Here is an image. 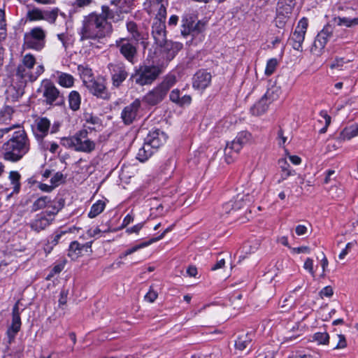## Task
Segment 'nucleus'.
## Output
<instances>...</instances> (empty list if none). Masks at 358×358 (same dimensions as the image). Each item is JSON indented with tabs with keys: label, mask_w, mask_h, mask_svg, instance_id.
<instances>
[{
	"label": "nucleus",
	"mask_w": 358,
	"mask_h": 358,
	"mask_svg": "<svg viewBox=\"0 0 358 358\" xmlns=\"http://www.w3.org/2000/svg\"><path fill=\"white\" fill-rule=\"evenodd\" d=\"M127 29L128 32L131 34V38L134 41L138 42L141 39V34L138 29L137 24L133 21L127 22Z\"/></svg>",
	"instance_id": "nucleus-44"
},
{
	"label": "nucleus",
	"mask_w": 358,
	"mask_h": 358,
	"mask_svg": "<svg viewBox=\"0 0 358 358\" xmlns=\"http://www.w3.org/2000/svg\"><path fill=\"white\" fill-rule=\"evenodd\" d=\"M167 93L158 85L143 96V101L150 106L160 103L166 97Z\"/></svg>",
	"instance_id": "nucleus-21"
},
{
	"label": "nucleus",
	"mask_w": 358,
	"mask_h": 358,
	"mask_svg": "<svg viewBox=\"0 0 358 358\" xmlns=\"http://www.w3.org/2000/svg\"><path fill=\"white\" fill-rule=\"evenodd\" d=\"M29 140L24 129L15 131L1 149L3 157L11 162L20 161L29 150Z\"/></svg>",
	"instance_id": "nucleus-2"
},
{
	"label": "nucleus",
	"mask_w": 358,
	"mask_h": 358,
	"mask_svg": "<svg viewBox=\"0 0 358 358\" xmlns=\"http://www.w3.org/2000/svg\"><path fill=\"white\" fill-rule=\"evenodd\" d=\"M61 144L66 148L85 153H91L96 148V143L89 138L87 129L80 130L72 136L62 138Z\"/></svg>",
	"instance_id": "nucleus-3"
},
{
	"label": "nucleus",
	"mask_w": 358,
	"mask_h": 358,
	"mask_svg": "<svg viewBox=\"0 0 358 358\" xmlns=\"http://www.w3.org/2000/svg\"><path fill=\"white\" fill-rule=\"evenodd\" d=\"M20 327L21 319L20 316L19 307L17 303H16L13 308L12 324L6 332L9 343H11L13 341L16 334L20 330Z\"/></svg>",
	"instance_id": "nucleus-18"
},
{
	"label": "nucleus",
	"mask_w": 358,
	"mask_h": 358,
	"mask_svg": "<svg viewBox=\"0 0 358 358\" xmlns=\"http://www.w3.org/2000/svg\"><path fill=\"white\" fill-rule=\"evenodd\" d=\"M255 358H275L273 351L260 352Z\"/></svg>",
	"instance_id": "nucleus-64"
},
{
	"label": "nucleus",
	"mask_w": 358,
	"mask_h": 358,
	"mask_svg": "<svg viewBox=\"0 0 358 358\" xmlns=\"http://www.w3.org/2000/svg\"><path fill=\"white\" fill-rule=\"evenodd\" d=\"M137 45L138 42L134 43L126 38H120L115 41V45L120 54L131 64H134V59L137 54Z\"/></svg>",
	"instance_id": "nucleus-9"
},
{
	"label": "nucleus",
	"mask_w": 358,
	"mask_h": 358,
	"mask_svg": "<svg viewBox=\"0 0 358 358\" xmlns=\"http://www.w3.org/2000/svg\"><path fill=\"white\" fill-rule=\"evenodd\" d=\"M205 27V23L201 21H198L196 23H194L193 21V35L197 34L203 31Z\"/></svg>",
	"instance_id": "nucleus-60"
},
{
	"label": "nucleus",
	"mask_w": 358,
	"mask_h": 358,
	"mask_svg": "<svg viewBox=\"0 0 358 358\" xmlns=\"http://www.w3.org/2000/svg\"><path fill=\"white\" fill-rule=\"evenodd\" d=\"M20 174L17 171H12L9 173V179L13 185V192L17 193L20 189Z\"/></svg>",
	"instance_id": "nucleus-43"
},
{
	"label": "nucleus",
	"mask_w": 358,
	"mask_h": 358,
	"mask_svg": "<svg viewBox=\"0 0 358 358\" xmlns=\"http://www.w3.org/2000/svg\"><path fill=\"white\" fill-rule=\"evenodd\" d=\"M152 35L155 43L162 47L166 43V31L165 22L159 20H154L152 26Z\"/></svg>",
	"instance_id": "nucleus-15"
},
{
	"label": "nucleus",
	"mask_w": 358,
	"mask_h": 358,
	"mask_svg": "<svg viewBox=\"0 0 358 358\" xmlns=\"http://www.w3.org/2000/svg\"><path fill=\"white\" fill-rule=\"evenodd\" d=\"M278 62L275 58H271L267 61L266 66L265 69V74L266 76L272 75L276 69Z\"/></svg>",
	"instance_id": "nucleus-50"
},
{
	"label": "nucleus",
	"mask_w": 358,
	"mask_h": 358,
	"mask_svg": "<svg viewBox=\"0 0 358 358\" xmlns=\"http://www.w3.org/2000/svg\"><path fill=\"white\" fill-rule=\"evenodd\" d=\"M43 64L36 66L34 70L27 69L22 65H18L16 70V76L24 83L34 82L44 72Z\"/></svg>",
	"instance_id": "nucleus-11"
},
{
	"label": "nucleus",
	"mask_w": 358,
	"mask_h": 358,
	"mask_svg": "<svg viewBox=\"0 0 358 358\" xmlns=\"http://www.w3.org/2000/svg\"><path fill=\"white\" fill-rule=\"evenodd\" d=\"M352 59L345 60L343 57L336 58L330 65L331 69H342L344 64L350 62Z\"/></svg>",
	"instance_id": "nucleus-53"
},
{
	"label": "nucleus",
	"mask_w": 358,
	"mask_h": 358,
	"mask_svg": "<svg viewBox=\"0 0 358 358\" xmlns=\"http://www.w3.org/2000/svg\"><path fill=\"white\" fill-rule=\"evenodd\" d=\"M64 175L60 172H57L50 180L51 184L54 186L55 188L57 187L61 182L64 181Z\"/></svg>",
	"instance_id": "nucleus-55"
},
{
	"label": "nucleus",
	"mask_w": 358,
	"mask_h": 358,
	"mask_svg": "<svg viewBox=\"0 0 358 358\" xmlns=\"http://www.w3.org/2000/svg\"><path fill=\"white\" fill-rule=\"evenodd\" d=\"M334 21L338 26L352 27L358 25V16L357 17H334Z\"/></svg>",
	"instance_id": "nucleus-31"
},
{
	"label": "nucleus",
	"mask_w": 358,
	"mask_h": 358,
	"mask_svg": "<svg viewBox=\"0 0 358 358\" xmlns=\"http://www.w3.org/2000/svg\"><path fill=\"white\" fill-rule=\"evenodd\" d=\"M287 138L284 135V132L282 129H280L278 131V144L280 147H283L287 142Z\"/></svg>",
	"instance_id": "nucleus-62"
},
{
	"label": "nucleus",
	"mask_w": 358,
	"mask_h": 358,
	"mask_svg": "<svg viewBox=\"0 0 358 358\" xmlns=\"http://www.w3.org/2000/svg\"><path fill=\"white\" fill-rule=\"evenodd\" d=\"M280 89L277 87L273 86L268 89L262 98L268 103L271 104L273 101L279 98Z\"/></svg>",
	"instance_id": "nucleus-36"
},
{
	"label": "nucleus",
	"mask_w": 358,
	"mask_h": 358,
	"mask_svg": "<svg viewBox=\"0 0 358 358\" xmlns=\"http://www.w3.org/2000/svg\"><path fill=\"white\" fill-rule=\"evenodd\" d=\"M303 268L308 271L313 277H315V271L313 269V260L310 258H307L303 264Z\"/></svg>",
	"instance_id": "nucleus-58"
},
{
	"label": "nucleus",
	"mask_w": 358,
	"mask_h": 358,
	"mask_svg": "<svg viewBox=\"0 0 358 358\" xmlns=\"http://www.w3.org/2000/svg\"><path fill=\"white\" fill-rule=\"evenodd\" d=\"M106 204L105 202L99 200L96 203H94L88 213V216L90 218H94L99 215L105 208Z\"/></svg>",
	"instance_id": "nucleus-40"
},
{
	"label": "nucleus",
	"mask_w": 358,
	"mask_h": 358,
	"mask_svg": "<svg viewBox=\"0 0 358 358\" xmlns=\"http://www.w3.org/2000/svg\"><path fill=\"white\" fill-rule=\"evenodd\" d=\"M85 124V127L90 130H95L96 127H100L101 122L99 117L92 115V114L86 113L84 115Z\"/></svg>",
	"instance_id": "nucleus-35"
},
{
	"label": "nucleus",
	"mask_w": 358,
	"mask_h": 358,
	"mask_svg": "<svg viewBox=\"0 0 358 358\" xmlns=\"http://www.w3.org/2000/svg\"><path fill=\"white\" fill-rule=\"evenodd\" d=\"M108 69L111 74L113 85L119 87L128 76L126 66L122 63L109 64Z\"/></svg>",
	"instance_id": "nucleus-13"
},
{
	"label": "nucleus",
	"mask_w": 358,
	"mask_h": 358,
	"mask_svg": "<svg viewBox=\"0 0 358 358\" xmlns=\"http://www.w3.org/2000/svg\"><path fill=\"white\" fill-rule=\"evenodd\" d=\"M84 83L87 88L94 96L103 99H108V93L103 83H100L94 80L84 81Z\"/></svg>",
	"instance_id": "nucleus-23"
},
{
	"label": "nucleus",
	"mask_w": 358,
	"mask_h": 358,
	"mask_svg": "<svg viewBox=\"0 0 358 358\" xmlns=\"http://www.w3.org/2000/svg\"><path fill=\"white\" fill-rule=\"evenodd\" d=\"M269 104L262 97L250 109L254 115H261L268 108Z\"/></svg>",
	"instance_id": "nucleus-34"
},
{
	"label": "nucleus",
	"mask_w": 358,
	"mask_h": 358,
	"mask_svg": "<svg viewBox=\"0 0 358 358\" xmlns=\"http://www.w3.org/2000/svg\"><path fill=\"white\" fill-rule=\"evenodd\" d=\"M329 336L326 331L317 332L313 336V341L318 345H326L329 343Z\"/></svg>",
	"instance_id": "nucleus-46"
},
{
	"label": "nucleus",
	"mask_w": 358,
	"mask_h": 358,
	"mask_svg": "<svg viewBox=\"0 0 358 358\" xmlns=\"http://www.w3.org/2000/svg\"><path fill=\"white\" fill-rule=\"evenodd\" d=\"M43 96L48 104L55 103L60 98L59 90L55 85L48 80L42 82Z\"/></svg>",
	"instance_id": "nucleus-17"
},
{
	"label": "nucleus",
	"mask_w": 358,
	"mask_h": 358,
	"mask_svg": "<svg viewBox=\"0 0 358 358\" xmlns=\"http://www.w3.org/2000/svg\"><path fill=\"white\" fill-rule=\"evenodd\" d=\"M252 339V334H250L238 336L235 342L236 348L241 351L245 350L250 345Z\"/></svg>",
	"instance_id": "nucleus-32"
},
{
	"label": "nucleus",
	"mask_w": 358,
	"mask_h": 358,
	"mask_svg": "<svg viewBox=\"0 0 358 358\" xmlns=\"http://www.w3.org/2000/svg\"><path fill=\"white\" fill-rule=\"evenodd\" d=\"M332 27L329 24L324 26V28L317 34L313 45L311 47V52L316 55H320L329 40L332 37Z\"/></svg>",
	"instance_id": "nucleus-10"
},
{
	"label": "nucleus",
	"mask_w": 358,
	"mask_h": 358,
	"mask_svg": "<svg viewBox=\"0 0 358 358\" xmlns=\"http://www.w3.org/2000/svg\"><path fill=\"white\" fill-rule=\"evenodd\" d=\"M289 16L277 12L275 24L278 28H283L289 20Z\"/></svg>",
	"instance_id": "nucleus-51"
},
{
	"label": "nucleus",
	"mask_w": 358,
	"mask_h": 358,
	"mask_svg": "<svg viewBox=\"0 0 358 358\" xmlns=\"http://www.w3.org/2000/svg\"><path fill=\"white\" fill-rule=\"evenodd\" d=\"M112 25L107 21L102 13H91L83 17L82 26L79 29L80 40H101L110 35Z\"/></svg>",
	"instance_id": "nucleus-1"
},
{
	"label": "nucleus",
	"mask_w": 358,
	"mask_h": 358,
	"mask_svg": "<svg viewBox=\"0 0 358 358\" xmlns=\"http://www.w3.org/2000/svg\"><path fill=\"white\" fill-rule=\"evenodd\" d=\"M46 31L41 27L31 28L24 34L23 46L36 51L42 50L46 44Z\"/></svg>",
	"instance_id": "nucleus-4"
},
{
	"label": "nucleus",
	"mask_w": 358,
	"mask_h": 358,
	"mask_svg": "<svg viewBox=\"0 0 358 358\" xmlns=\"http://www.w3.org/2000/svg\"><path fill=\"white\" fill-rule=\"evenodd\" d=\"M81 98L76 91H72L69 95V103L71 110L76 111L80 108Z\"/></svg>",
	"instance_id": "nucleus-37"
},
{
	"label": "nucleus",
	"mask_w": 358,
	"mask_h": 358,
	"mask_svg": "<svg viewBox=\"0 0 358 358\" xmlns=\"http://www.w3.org/2000/svg\"><path fill=\"white\" fill-rule=\"evenodd\" d=\"M141 106V102L140 99H136L122 109L121 119L124 124L129 125L136 120Z\"/></svg>",
	"instance_id": "nucleus-12"
},
{
	"label": "nucleus",
	"mask_w": 358,
	"mask_h": 358,
	"mask_svg": "<svg viewBox=\"0 0 358 358\" xmlns=\"http://www.w3.org/2000/svg\"><path fill=\"white\" fill-rule=\"evenodd\" d=\"M278 164L282 171L281 179L279 180L278 182H280L282 180H286L289 176L295 174V171L290 169V166L285 159H279Z\"/></svg>",
	"instance_id": "nucleus-30"
},
{
	"label": "nucleus",
	"mask_w": 358,
	"mask_h": 358,
	"mask_svg": "<svg viewBox=\"0 0 358 358\" xmlns=\"http://www.w3.org/2000/svg\"><path fill=\"white\" fill-rule=\"evenodd\" d=\"M358 126L357 124H352L345 127L340 133L338 139L341 141H349L358 135Z\"/></svg>",
	"instance_id": "nucleus-27"
},
{
	"label": "nucleus",
	"mask_w": 358,
	"mask_h": 358,
	"mask_svg": "<svg viewBox=\"0 0 358 358\" xmlns=\"http://www.w3.org/2000/svg\"><path fill=\"white\" fill-rule=\"evenodd\" d=\"M58 80L59 84L65 87H70L73 85V78L68 73H62Z\"/></svg>",
	"instance_id": "nucleus-49"
},
{
	"label": "nucleus",
	"mask_w": 358,
	"mask_h": 358,
	"mask_svg": "<svg viewBox=\"0 0 358 358\" xmlns=\"http://www.w3.org/2000/svg\"><path fill=\"white\" fill-rule=\"evenodd\" d=\"M250 134L247 131H241L238 134L236 137L230 143L234 146L235 152H240L243 145L250 139Z\"/></svg>",
	"instance_id": "nucleus-26"
},
{
	"label": "nucleus",
	"mask_w": 358,
	"mask_h": 358,
	"mask_svg": "<svg viewBox=\"0 0 358 358\" xmlns=\"http://www.w3.org/2000/svg\"><path fill=\"white\" fill-rule=\"evenodd\" d=\"M294 0H279L277 12L290 16L294 6Z\"/></svg>",
	"instance_id": "nucleus-28"
},
{
	"label": "nucleus",
	"mask_w": 358,
	"mask_h": 358,
	"mask_svg": "<svg viewBox=\"0 0 358 358\" xmlns=\"http://www.w3.org/2000/svg\"><path fill=\"white\" fill-rule=\"evenodd\" d=\"M159 7L158 8L157 13L156 15V17L154 20H159L162 22H165L166 17V8L165 5L164 4V2L162 3H159Z\"/></svg>",
	"instance_id": "nucleus-52"
},
{
	"label": "nucleus",
	"mask_w": 358,
	"mask_h": 358,
	"mask_svg": "<svg viewBox=\"0 0 358 358\" xmlns=\"http://www.w3.org/2000/svg\"><path fill=\"white\" fill-rule=\"evenodd\" d=\"M50 122L46 117H38L32 125V131L37 141H42L48 134Z\"/></svg>",
	"instance_id": "nucleus-14"
},
{
	"label": "nucleus",
	"mask_w": 358,
	"mask_h": 358,
	"mask_svg": "<svg viewBox=\"0 0 358 358\" xmlns=\"http://www.w3.org/2000/svg\"><path fill=\"white\" fill-rule=\"evenodd\" d=\"M254 193L255 192H252V193L250 194V191L247 190L246 192L243 191L242 193L237 194L235 198L231 200V202L234 203L236 211L253 202L257 194V193L254 194Z\"/></svg>",
	"instance_id": "nucleus-24"
},
{
	"label": "nucleus",
	"mask_w": 358,
	"mask_h": 358,
	"mask_svg": "<svg viewBox=\"0 0 358 358\" xmlns=\"http://www.w3.org/2000/svg\"><path fill=\"white\" fill-rule=\"evenodd\" d=\"M236 212L234 208V203L231 202V200L229 202L225 203L222 206V213L227 215Z\"/></svg>",
	"instance_id": "nucleus-57"
},
{
	"label": "nucleus",
	"mask_w": 358,
	"mask_h": 358,
	"mask_svg": "<svg viewBox=\"0 0 358 358\" xmlns=\"http://www.w3.org/2000/svg\"><path fill=\"white\" fill-rule=\"evenodd\" d=\"M308 26V19L306 17L301 18L298 22L294 31L289 37V43L294 50L299 51L302 50V44L305 38Z\"/></svg>",
	"instance_id": "nucleus-8"
},
{
	"label": "nucleus",
	"mask_w": 358,
	"mask_h": 358,
	"mask_svg": "<svg viewBox=\"0 0 358 358\" xmlns=\"http://www.w3.org/2000/svg\"><path fill=\"white\" fill-rule=\"evenodd\" d=\"M52 222V217H48L45 213L43 212L37 214L34 219L29 222V227L31 230L38 233L45 230Z\"/></svg>",
	"instance_id": "nucleus-22"
},
{
	"label": "nucleus",
	"mask_w": 358,
	"mask_h": 358,
	"mask_svg": "<svg viewBox=\"0 0 358 358\" xmlns=\"http://www.w3.org/2000/svg\"><path fill=\"white\" fill-rule=\"evenodd\" d=\"M166 139L167 136L163 131L155 129L149 131L145 141L146 143L149 144L153 149L157 150L166 143Z\"/></svg>",
	"instance_id": "nucleus-16"
},
{
	"label": "nucleus",
	"mask_w": 358,
	"mask_h": 358,
	"mask_svg": "<svg viewBox=\"0 0 358 358\" xmlns=\"http://www.w3.org/2000/svg\"><path fill=\"white\" fill-rule=\"evenodd\" d=\"M92 0H75L73 6L74 8H85L91 4Z\"/></svg>",
	"instance_id": "nucleus-61"
},
{
	"label": "nucleus",
	"mask_w": 358,
	"mask_h": 358,
	"mask_svg": "<svg viewBox=\"0 0 358 358\" xmlns=\"http://www.w3.org/2000/svg\"><path fill=\"white\" fill-rule=\"evenodd\" d=\"M51 208V210H48L43 213H45L48 217H52V221L55 220V216L59 212V210L62 208L63 205L60 202H58L57 204L51 202V203L48 206Z\"/></svg>",
	"instance_id": "nucleus-48"
},
{
	"label": "nucleus",
	"mask_w": 358,
	"mask_h": 358,
	"mask_svg": "<svg viewBox=\"0 0 358 358\" xmlns=\"http://www.w3.org/2000/svg\"><path fill=\"white\" fill-rule=\"evenodd\" d=\"M155 150L153 148L145 141L143 145L138 150L136 158L140 162H145L152 155Z\"/></svg>",
	"instance_id": "nucleus-29"
},
{
	"label": "nucleus",
	"mask_w": 358,
	"mask_h": 358,
	"mask_svg": "<svg viewBox=\"0 0 358 358\" xmlns=\"http://www.w3.org/2000/svg\"><path fill=\"white\" fill-rule=\"evenodd\" d=\"M13 110L10 106H5L0 110V123H6L12 117Z\"/></svg>",
	"instance_id": "nucleus-47"
},
{
	"label": "nucleus",
	"mask_w": 358,
	"mask_h": 358,
	"mask_svg": "<svg viewBox=\"0 0 358 358\" xmlns=\"http://www.w3.org/2000/svg\"><path fill=\"white\" fill-rule=\"evenodd\" d=\"M57 8L51 10H43L38 7L29 8L26 14V20L28 22H37L45 20L50 24H55L58 17Z\"/></svg>",
	"instance_id": "nucleus-7"
},
{
	"label": "nucleus",
	"mask_w": 358,
	"mask_h": 358,
	"mask_svg": "<svg viewBox=\"0 0 358 358\" xmlns=\"http://www.w3.org/2000/svg\"><path fill=\"white\" fill-rule=\"evenodd\" d=\"M177 83L176 76L167 75L159 85L167 93L168 91Z\"/></svg>",
	"instance_id": "nucleus-38"
},
{
	"label": "nucleus",
	"mask_w": 358,
	"mask_h": 358,
	"mask_svg": "<svg viewBox=\"0 0 358 358\" xmlns=\"http://www.w3.org/2000/svg\"><path fill=\"white\" fill-rule=\"evenodd\" d=\"M162 47L164 48L166 50H167L172 57L182 48V44L179 42H172L168 41L166 40V43Z\"/></svg>",
	"instance_id": "nucleus-42"
},
{
	"label": "nucleus",
	"mask_w": 358,
	"mask_h": 358,
	"mask_svg": "<svg viewBox=\"0 0 358 358\" xmlns=\"http://www.w3.org/2000/svg\"><path fill=\"white\" fill-rule=\"evenodd\" d=\"M52 201L50 197L48 196H43L38 198L32 204L31 210L32 211H38L39 210L43 209L45 207H48L51 203Z\"/></svg>",
	"instance_id": "nucleus-33"
},
{
	"label": "nucleus",
	"mask_w": 358,
	"mask_h": 358,
	"mask_svg": "<svg viewBox=\"0 0 358 358\" xmlns=\"http://www.w3.org/2000/svg\"><path fill=\"white\" fill-rule=\"evenodd\" d=\"M320 115L324 119L325 122V126L320 129V133H325L327 131V127L329 126L331 123V117L327 114V111L325 110H322Z\"/></svg>",
	"instance_id": "nucleus-56"
},
{
	"label": "nucleus",
	"mask_w": 358,
	"mask_h": 358,
	"mask_svg": "<svg viewBox=\"0 0 358 358\" xmlns=\"http://www.w3.org/2000/svg\"><path fill=\"white\" fill-rule=\"evenodd\" d=\"M233 145L228 143L224 149V159L227 164H231L234 161L239 152H235Z\"/></svg>",
	"instance_id": "nucleus-45"
},
{
	"label": "nucleus",
	"mask_w": 358,
	"mask_h": 358,
	"mask_svg": "<svg viewBox=\"0 0 358 358\" xmlns=\"http://www.w3.org/2000/svg\"><path fill=\"white\" fill-rule=\"evenodd\" d=\"M36 64V57L31 53H27L22 57L20 65L24 66L27 69L34 70V66Z\"/></svg>",
	"instance_id": "nucleus-41"
},
{
	"label": "nucleus",
	"mask_w": 358,
	"mask_h": 358,
	"mask_svg": "<svg viewBox=\"0 0 358 358\" xmlns=\"http://www.w3.org/2000/svg\"><path fill=\"white\" fill-rule=\"evenodd\" d=\"M212 76L209 72L205 70H199L194 77L192 86L194 89L203 91L210 84Z\"/></svg>",
	"instance_id": "nucleus-19"
},
{
	"label": "nucleus",
	"mask_w": 358,
	"mask_h": 358,
	"mask_svg": "<svg viewBox=\"0 0 358 358\" xmlns=\"http://www.w3.org/2000/svg\"><path fill=\"white\" fill-rule=\"evenodd\" d=\"M92 243V241L84 244H81L77 241L71 242L69 247L68 256L73 260L78 259L83 255L84 252L91 251Z\"/></svg>",
	"instance_id": "nucleus-20"
},
{
	"label": "nucleus",
	"mask_w": 358,
	"mask_h": 358,
	"mask_svg": "<svg viewBox=\"0 0 358 358\" xmlns=\"http://www.w3.org/2000/svg\"><path fill=\"white\" fill-rule=\"evenodd\" d=\"M111 7L103 6L101 13L106 19L117 22L123 20V15L129 12V6L126 0H113Z\"/></svg>",
	"instance_id": "nucleus-5"
},
{
	"label": "nucleus",
	"mask_w": 358,
	"mask_h": 358,
	"mask_svg": "<svg viewBox=\"0 0 358 358\" xmlns=\"http://www.w3.org/2000/svg\"><path fill=\"white\" fill-rule=\"evenodd\" d=\"M182 26H181V34L186 37L190 34L193 35L192 29H193V21L191 18H183L182 20Z\"/></svg>",
	"instance_id": "nucleus-39"
},
{
	"label": "nucleus",
	"mask_w": 358,
	"mask_h": 358,
	"mask_svg": "<svg viewBox=\"0 0 358 358\" xmlns=\"http://www.w3.org/2000/svg\"><path fill=\"white\" fill-rule=\"evenodd\" d=\"M152 243H150V240L148 241H145V242H143L140 244H138L128 250H126V255H130L131 254H133L134 252L138 251V250L141 249V248H145L150 245H151Z\"/></svg>",
	"instance_id": "nucleus-54"
},
{
	"label": "nucleus",
	"mask_w": 358,
	"mask_h": 358,
	"mask_svg": "<svg viewBox=\"0 0 358 358\" xmlns=\"http://www.w3.org/2000/svg\"><path fill=\"white\" fill-rule=\"evenodd\" d=\"M169 99L180 107L190 105L192 96L188 94H182V92L178 89H173L169 94Z\"/></svg>",
	"instance_id": "nucleus-25"
},
{
	"label": "nucleus",
	"mask_w": 358,
	"mask_h": 358,
	"mask_svg": "<svg viewBox=\"0 0 358 358\" xmlns=\"http://www.w3.org/2000/svg\"><path fill=\"white\" fill-rule=\"evenodd\" d=\"M158 294L156 291L153 290L152 287L150 288L148 292L145 296V301L152 303L157 298Z\"/></svg>",
	"instance_id": "nucleus-59"
},
{
	"label": "nucleus",
	"mask_w": 358,
	"mask_h": 358,
	"mask_svg": "<svg viewBox=\"0 0 358 358\" xmlns=\"http://www.w3.org/2000/svg\"><path fill=\"white\" fill-rule=\"evenodd\" d=\"M337 336H338V343H337V345H336V347L334 348L335 349L345 348L346 347V345H347V342H346V339H345V336L343 335V334H338Z\"/></svg>",
	"instance_id": "nucleus-63"
},
{
	"label": "nucleus",
	"mask_w": 358,
	"mask_h": 358,
	"mask_svg": "<svg viewBox=\"0 0 358 358\" xmlns=\"http://www.w3.org/2000/svg\"><path fill=\"white\" fill-rule=\"evenodd\" d=\"M162 71L158 66H142L131 76L136 84L143 86L152 84Z\"/></svg>",
	"instance_id": "nucleus-6"
}]
</instances>
